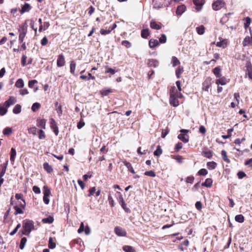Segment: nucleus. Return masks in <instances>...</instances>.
I'll return each mask as SVG.
<instances>
[{"mask_svg":"<svg viewBox=\"0 0 252 252\" xmlns=\"http://www.w3.org/2000/svg\"><path fill=\"white\" fill-rule=\"evenodd\" d=\"M50 124L51 127L53 129L55 135H58L59 134L58 127L57 126L56 121L53 119H51Z\"/></svg>","mask_w":252,"mask_h":252,"instance_id":"9","label":"nucleus"},{"mask_svg":"<svg viewBox=\"0 0 252 252\" xmlns=\"http://www.w3.org/2000/svg\"><path fill=\"white\" fill-rule=\"evenodd\" d=\"M54 221V219L52 217L49 216L48 217L43 218L42 220V221L44 223H52Z\"/></svg>","mask_w":252,"mask_h":252,"instance_id":"27","label":"nucleus"},{"mask_svg":"<svg viewBox=\"0 0 252 252\" xmlns=\"http://www.w3.org/2000/svg\"><path fill=\"white\" fill-rule=\"evenodd\" d=\"M216 83L217 85H224L227 83V80L226 78L223 77L220 79H218L216 80Z\"/></svg>","mask_w":252,"mask_h":252,"instance_id":"18","label":"nucleus"},{"mask_svg":"<svg viewBox=\"0 0 252 252\" xmlns=\"http://www.w3.org/2000/svg\"><path fill=\"white\" fill-rule=\"evenodd\" d=\"M28 131L30 134H32L34 135L36 134V128L35 126L29 128Z\"/></svg>","mask_w":252,"mask_h":252,"instance_id":"54","label":"nucleus"},{"mask_svg":"<svg viewBox=\"0 0 252 252\" xmlns=\"http://www.w3.org/2000/svg\"><path fill=\"white\" fill-rule=\"evenodd\" d=\"M56 246V243L53 242V238L50 237L49 240L48 247L50 249H53Z\"/></svg>","mask_w":252,"mask_h":252,"instance_id":"35","label":"nucleus"},{"mask_svg":"<svg viewBox=\"0 0 252 252\" xmlns=\"http://www.w3.org/2000/svg\"><path fill=\"white\" fill-rule=\"evenodd\" d=\"M21 112V106L20 104H16L13 109V112L15 114H18Z\"/></svg>","mask_w":252,"mask_h":252,"instance_id":"25","label":"nucleus"},{"mask_svg":"<svg viewBox=\"0 0 252 252\" xmlns=\"http://www.w3.org/2000/svg\"><path fill=\"white\" fill-rule=\"evenodd\" d=\"M186 9V7L184 4L178 6L176 10L177 15H181L185 11Z\"/></svg>","mask_w":252,"mask_h":252,"instance_id":"13","label":"nucleus"},{"mask_svg":"<svg viewBox=\"0 0 252 252\" xmlns=\"http://www.w3.org/2000/svg\"><path fill=\"white\" fill-rule=\"evenodd\" d=\"M149 35V29H144L141 31V36L144 38H147Z\"/></svg>","mask_w":252,"mask_h":252,"instance_id":"37","label":"nucleus"},{"mask_svg":"<svg viewBox=\"0 0 252 252\" xmlns=\"http://www.w3.org/2000/svg\"><path fill=\"white\" fill-rule=\"evenodd\" d=\"M172 63L173 65V66H175L178 64L180 63V62L179 60L175 56L172 57Z\"/></svg>","mask_w":252,"mask_h":252,"instance_id":"44","label":"nucleus"},{"mask_svg":"<svg viewBox=\"0 0 252 252\" xmlns=\"http://www.w3.org/2000/svg\"><path fill=\"white\" fill-rule=\"evenodd\" d=\"M224 2L222 0H218L212 4V8L214 10H219L224 5Z\"/></svg>","mask_w":252,"mask_h":252,"instance_id":"3","label":"nucleus"},{"mask_svg":"<svg viewBox=\"0 0 252 252\" xmlns=\"http://www.w3.org/2000/svg\"><path fill=\"white\" fill-rule=\"evenodd\" d=\"M170 103L174 107L178 106L179 104V101L176 98L175 95L170 90V97L169 99Z\"/></svg>","mask_w":252,"mask_h":252,"instance_id":"4","label":"nucleus"},{"mask_svg":"<svg viewBox=\"0 0 252 252\" xmlns=\"http://www.w3.org/2000/svg\"><path fill=\"white\" fill-rule=\"evenodd\" d=\"M12 129L10 127H6L4 129L3 131V133L4 135H8L11 133Z\"/></svg>","mask_w":252,"mask_h":252,"instance_id":"51","label":"nucleus"},{"mask_svg":"<svg viewBox=\"0 0 252 252\" xmlns=\"http://www.w3.org/2000/svg\"><path fill=\"white\" fill-rule=\"evenodd\" d=\"M38 134L39 139H44L46 138V135L43 130L40 129L38 132Z\"/></svg>","mask_w":252,"mask_h":252,"instance_id":"42","label":"nucleus"},{"mask_svg":"<svg viewBox=\"0 0 252 252\" xmlns=\"http://www.w3.org/2000/svg\"><path fill=\"white\" fill-rule=\"evenodd\" d=\"M144 175L146 176H148L152 177H154L156 176V173L153 171H146L144 173Z\"/></svg>","mask_w":252,"mask_h":252,"instance_id":"55","label":"nucleus"},{"mask_svg":"<svg viewBox=\"0 0 252 252\" xmlns=\"http://www.w3.org/2000/svg\"><path fill=\"white\" fill-rule=\"evenodd\" d=\"M43 167L44 169L49 173H50L53 171L52 167L47 162L44 163Z\"/></svg>","mask_w":252,"mask_h":252,"instance_id":"26","label":"nucleus"},{"mask_svg":"<svg viewBox=\"0 0 252 252\" xmlns=\"http://www.w3.org/2000/svg\"><path fill=\"white\" fill-rule=\"evenodd\" d=\"M122 45L126 48H129L131 46L130 42L127 40H124L122 42Z\"/></svg>","mask_w":252,"mask_h":252,"instance_id":"49","label":"nucleus"},{"mask_svg":"<svg viewBox=\"0 0 252 252\" xmlns=\"http://www.w3.org/2000/svg\"><path fill=\"white\" fill-rule=\"evenodd\" d=\"M31 5L29 3H25L22 7V8L20 10V13L22 14L25 12H28L31 10Z\"/></svg>","mask_w":252,"mask_h":252,"instance_id":"11","label":"nucleus"},{"mask_svg":"<svg viewBox=\"0 0 252 252\" xmlns=\"http://www.w3.org/2000/svg\"><path fill=\"white\" fill-rule=\"evenodd\" d=\"M159 41L161 43H164L166 41V36L165 34H161L160 37L159 38Z\"/></svg>","mask_w":252,"mask_h":252,"instance_id":"57","label":"nucleus"},{"mask_svg":"<svg viewBox=\"0 0 252 252\" xmlns=\"http://www.w3.org/2000/svg\"><path fill=\"white\" fill-rule=\"evenodd\" d=\"M37 83V81L36 80H32L29 81L28 86L30 88H33L34 84Z\"/></svg>","mask_w":252,"mask_h":252,"instance_id":"50","label":"nucleus"},{"mask_svg":"<svg viewBox=\"0 0 252 252\" xmlns=\"http://www.w3.org/2000/svg\"><path fill=\"white\" fill-rule=\"evenodd\" d=\"M194 180L193 176H189L186 178V182L188 183L192 184Z\"/></svg>","mask_w":252,"mask_h":252,"instance_id":"63","label":"nucleus"},{"mask_svg":"<svg viewBox=\"0 0 252 252\" xmlns=\"http://www.w3.org/2000/svg\"><path fill=\"white\" fill-rule=\"evenodd\" d=\"M111 32V30H110V29H109L108 30L101 29L100 31V32L102 35H106V34H108L110 33Z\"/></svg>","mask_w":252,"mask_h":252,"instance_id":"60","label":"nucleus"},{"mask_svg":"<svg viewBox=\"0 0 252 252\" xmlns=\"http://www.w3.org/2000/svg\"><path fill=\"white\" fill-rule=\"evenodd\" d=\"M148 63L150 66H154V67L158 66V61L155 59L149 60Z\"/></svg>","mask_w":252,"mask_h":252,"instance_id":"20","label":"nucleus"},{"mask_svg":"<svg viewBox=\"0 0 252 252\" xmlns=\"http://www.w3.org/2000/svg\"><path fill=\"white\" fill-rule=\"evenodd\" d=\"M213 181L211 178H207L206 179L205 182L202 184V186H205L207 188H210L212 185Z\"/></svg>","mask_w":252,"mask_h":252,"instance_id":"17","label":"nucleus"},{"mask_svg":"<svg viewBox=\"0 0 252 252\" xmlns=\"http://www.w3.org/2000/svg\"><path fill=\"white\" fill-rule=\"evenodd\" d=\"M150 27L155 30H159L161 29V26L158 25L155 21L152 20L150 23Z\"/></svg>","mask_w":252,"mask_h":252,"instance_id":"23","label":"nucleus"},{"mask_svg":"<svg viewBox=\"0 0 252 252\" xmlns=\"http://www.w3.org/2000/svg\"><path fill=\"white\" fill-rule=\"evenodd\" d=\"M36 125L38 127L45 129L46 121L45 119H37Z\"/></svg>","mask_w":252,"mask_h":252,"instance_id":"12","label":"nucleus"},{"mask_svg":"<svg viewBox=\"0 0 252 252\" xmlns=\"http://www.w3.org/2000/svg\"><path fill=\"white\" fill-rule=\"evenodd\" d=\"M85 125V123L83 120H81L79 121V122L77 124V128L78 129H81L82 127H83Z\"/></svg>","mask_w":252,"mask_h":252,"instance_id":"64","label":"nucleus"},{"mask_svg":"<svg viewBox=\"0 0 252 252\" xmlns=\"http://www.w3.org/2000/svg\"><path fill=\"white\" fill-rule=\"evenodd\" d=\"M33 227V222L32 220H24L23 222V234L29 235Z\"/></svg>","mask_w":252,"mask_h":252,"instance_id":"1","label":"nucleus"},{"mask_svg":"<svg viewBox=\"0 0 252 252\" xmlns=\"http://www.w3.org/2000/svg\"><path fill=\"white\" fill-rule=\"evenodd\" d=\"M183 71V67L182 66H179L176 70V75L178 78H180L181 74Z\"/></svg>","mask_w":252,"mask_h":252,"instance_id":"38","label":"nucleus"},{"mask_svg":"<svg viewBox=\"0 0 252 252\" xmlns=\"http://www.w3.org/2000/svg\"><path fill=\"white\" fill-rule=\"evenodd\" d=\"M43 193H44V196H49L50 195V194L51 193V191H50V189L48 187H47V186L44 187Z\"/></svg>","mask_w":252,"mask_h":252,"instance_id":"43","label":"nucleus"},{"mask_svg":"<svg viewBox=\"0 0 252 252\" xmlns=\"http://www.w3.org/2000/svg\"><path fill=\"white\" fill-rule=\"evenodd\" d=\"M16 156V151L14 148H12L11 149L10 158V160L12 164L14 163L15 158Z\"/></svg>","mask_w":252,"mask_h":252,"instance_id":"16","label":"nucleus"},{"mask_svg":"<svg viewBox=\"0 0 252 252\" xmlns=\"http://www.w3.org/2000/svg\"><path fill=\"white\" fill-rule=\"evenodd\" d=\"M20 94L22 95H24L26 94H29V92L27 89H21L19 91Z\"/></svg>","mask_w":252,"mask_h":252,"instance_id":"61","label":"nucleus"},{"mask_svg":"<svg viewBox=\"0 0 252 252\" xmlns=\"http://www.w3.org/2000/svg\"><path fill=\"white\" fill-rule=\"evenodd\" d=\"M121 200V204L122 207L123 208V209L126 212H129L130 211V210L128 208L126 207V205L125 203L124 199L122 196L120 197Z\"/></svg>","mask_w":252,"mask_h":252,"instance_id":"24","label":"nucleus"},{"mask_svg":"<svg viewBox=\"0 0 252 252\" xmlns=\"http://www.w3.org/2000/svg\"><path fill=\"white\" fill-rule=\"evenodd\" d=\"M111 92L112 91L111 89L104 90L101 91V94L102 95L106 96Z\"/></svg>","mask_w":252,"mask_h":252,"instance_id":"58","label":"nucleus"},{"mask_svg":"<svg viewBox=\"0 0 252 252\" xmlns=\"http://www.w3.org/2000/svg\"><path fill=\"white\" fill-rule=\"evenodd\" d=\"M65 58L63 54H62L59 55L57 61V65L58 67H61L65 65Z\"/></svg>","mask_w":252,"mask_h":252,"instance_id":"7","label":"nucleus"},{"mask_svg":"<svg viewBox=\"0 0 252 252\" xmlns=\"http://www.w3.org/2000/svg\"><path fill=\"white\" fill-rule=\"evenodd\" d=\"M178 138L184 143H187L189 141V137L186 134H180L178 136Z\"/></svg>","mask_w":252,"mask_h":252,"instance_id":"15","label":"nucleus"},{"mask_svg":"<svg viewBox=\"0 0 252 252\" xmlns=\"http://www.w3.org/2000/svg\"><path fill=\"white\" fill-rule=\"evenodd\" d=\"M251 22V19L249 17H246L245 19V23H244V27L245 29H247L249 26Z\"/></svg>","mask_w":252,"mask_h":252,"instance_id":"48","label":"nucleus"},{"mask_svg":"<svg viewBox=\"0 0 252 252\" xmlns=\"http://www.w3.org/2000/svg\"><path fill=\"white\" fill-rule=\"evenodd\" d=\"M203 154L205 157H206L208 158H211L212 157V153L209 150L203 151Z\"/></svg>","mask_w":252,"mask_h":252,"instance_id":"45","label":"nucleus"},{"mask_svg":"<svg viewBox=\"0 0 252 252\" xmlns=\"http://www.w3.org/2000/svg\"><path fill=\"white\" fill-rule=\"evenodd\" d=\"M18 31L19 32V40L22 43L23 42L27 32V23L25 22L24 24L20 25Z\"/></svg>","mask_w":252,"mask_h":252,"instance_id":"2","label":"nucleus"},{"mask_svg":"<svg viewBox=\"0 0 252 252\" xmlns=\"http://www.w3.org/2000/svg\"><path fill=\"white\" fill-rule=\"evenodd\" d=\"M17 101L16 98L13 96L9 97L8 99L5 101L3 105L6 107H9L10 106L14 105Z\"/></svg>","mask_w":252,"mask_h":252,"instance_id":"6","label":"nucleus"},{"mask_svg":"<svg viewBox=\"0 0 252 252\" xmlns=\"http://www.w3.org/2000/svg\"><path fill=\"white\" fill-rule=\"evenodd\" d=\"M123 250L125 252H135L134 249L130 246H124Z\"/></svg>","mask_w":252,"mask_h":252,"instance_id":"28","label":"nucleus"},{"mask_svg":"<svg viewBox=\"0 0 252 252\" xmlns=\"http://www.w3.org/2000/svg\"><path fill=\"white\" fill-rule=\"evenodd\" d=\"M40 107V104L39 103L35 102L34 103L32 106V110L33 112H36Z\"/></svg>","mask_w":252,"mask_h":252,"instance_id":"41","label":"nucleus"},{"mask_svg":"<svg viewBox=\"0 0 252 252\" xmlns=\"http://www.w3.org/2000/svg\"><path fill=\"white\" fill-rule=\"evenodd\" d=\"M154 5L153 7L155 9H159L162 7V4L158 0H154L153 1Z\"/></svg>","mask_w":252,"mask_h":252,"instance_id":"31","label":"nucleus"},{"mask_svg":"<svg viewBox=\"0 0 252 252\" xmlns=\"http://www.w3.org/2000/svg\"><path fill=\"white\" fill-rule=\"evenodd\" d=\"M15 86L18 88H22L24 86V81L22 79H18L15 83Z\"/></svg>","mask_w":252,"mask_h":252,"instance_id":"22","label":"nucleus"},{"mask_svg":"<svg viewBox=\"0 0 252 252\" xmlns=\"http://www.w3.org/2000/svg\"><path fill=\"white\" fill-rule=\"evenodd\" d=\"M221 156H222V158L223 159L224 161H225V162H226L227 163H229L230 162V160L228 158L227 155H226V152L224 150H222L221 151Z\"/></svg>","mask_w":252,"mask_h":252,"instance_id":"36","label":"nucleus"},{"mask_svg":"<svg viewBox=\"0 0 252 252\" xmlns=\"http://www.w3.org/2000/svg\"><path fill=\"white\" fill-rule=\"evenodd\" d=\"M14 209L15 210V212L14 213L15 215L18 214H22L24 213L23 210L17 206H15L14 207Z\"/></svg>","mask_w":252,"mask_h":252,"instance_id":"47","label":"nucleus"},{"mask_svg":"<svg viewBox=\"0 0 252 252\" xmlns=\"http://www.w3.org/2000/svg\"><path fill=\"white\" fill-rule=\"evenodd\" d=\"M162 153V150L159 145H158L157 147V149L154 153V155L155 156L159 157Z\"/></svg>","mask_w":252,"mask_h":252,"instance_id":"30","label":"nucleus"},{"mask_svg":"<svg viewBox=\"0 0 252 252\" xmlns=\"http://www.w3.org/2000/svg\"><path fill=\"white\" fill-rule=\"evenodd\" d=\"M211 78L207 77L205 79V81L202 84V89L205 91H208V89L211 86Z\"/></svg>","mask_w":252,"mask_h":252,"instance_id":"8","label":"nucleus"},{"mask_svg":"<svg viewBox=\"0 0 252 252\" xmlns=\"http://www.w3.org/2000/svg\"><path fill=\"white\" fill-rule=\"evenodd\" d=\"M196 30L197 33L200 35L204 34L205 32V27L203 25L197 27L196 28Z\"/></svg>","mask_w":252,"mask_h":252,"instance_id":"33","label":"nucleus"},{"mask_svg":"<svg viewBox=\"0 0 252 252\" xmlns=\"http://www.w3.org/2000/svg\"><path fill=\"white\" fill-rule=\"evenodd\" d=\"M114 231L116 234L118 236L124 237L126 236V230L119 226L115 227L114 229Z\"/></svg>","mask_w":252,"mask_h":252,"instance_id":"5","label":"nucleus"},{"mask_svg":"<svg viewBox=\"0 0 252 252\" xmlns=\"http://www.w3.org/2000/svg\"><path fill=\"white\" fill-rule=\"evenodd\" d=\"M204 3V0H193V3L196 6V9L197 11H200Z\"/></svg>","mask_w":252,"mask_h":252,"instance_id":"10","label":"nucleus"},{"mask_svg":"<svg viewBox=\"0 0 252 252\" xmlns=\"http://www.w3.org/2000/svg\"><path fill=\"white\" fill-rule=\"evenodd\" d=\"M239 179H241L246 176V174L243 171H239L237 173Z\"/></svg>","mask_w":252,"mask_h":252,"instance_id":"59","label":"nucleus"},{"mask_svg":"<svg viewBox=\"0 0 252 252\" xmlns=\"http://www.w3.org/2000/svg\"><path fill=\"white\" fill-rule=\"evenodd\" d=\"M76 68V63L74 61H72L70 63V72L72 74H74Z\"/></svg>","mask_w":252,"mask_h":252,"instance_id":"21","label":"nucleus"},{"mask_svg":"<svg viewBox=\"0 0 252 252\" xmlns=\"http://www.w3.org/2000/svg\"><path fill=\"white\" fill-rule=\"evenodd\" d=\"M207 173H208L207 170L204 168L201 169L198 172V174L201 176H205L207 174Z\"/></svg>","mask_w":252,"mask_h":252,"instance_id":"53","label":"nucleus"},{"mask_svg":"<svg viewBox=\"0 0 252 252\" xmlns=\"http://www.w3.org/2000/svg\"><path fill=\"white\" fill-rule=\"evenodd\" d=\"M27 241V240L26 237H23L21 239L20 244V248L21 250H23L24 248L25 245L26 244Z\"/></svg>","mask_w":252,"mask_h":252,"instance_id":"39","label":"nucleus"},{"mask_svg":"<svg viewBox=\"0 0 252 252\" xmlns=\"http://www.w3.org/2000/svg\"><path fill=\"white\" fill-rule=\"evenodd\" d=\"M158 41L157 39H151L149 42V45L151 48H154L158 45Z\"/></svg>","mask_w":252,"mask_h":252,"instance_id":"14","label":"nucleus"},{"mask_svg":"<svg viewBox=\"0 0 252 252\" xmlns=\"http://www.w3.org/2000/svg\"><path fill=\"white\" fill-rule=\"evenodd\" d=\"M220 72L221 69L220 67H216L213 69V73L217 78H220L221 76Z\"/></svg>","mask_w":252,"mask_h":252,"instance_id":"19","label":"nucleus"},{"mask_svg":"<svg viewBox=\"0 0 252 252\" xmlns=\"http://www.w3.org/2000/svg\"><path fill=\"white\" fill-rule=\"evenodd\" d=\"M48 42V40L46 36L44 37L41 41V44L42 46H45L47 44Z\"/></svg>","mask_w":252,"mask_h":252,"instance_id":"62","label":"nucleus"},{"mask_svg":"<svg viewBox=\"0 0 252 252\" xmlns=\"http://www.w3.org/2000/svg\"><path fill=\"white\" fill-rule=\"evenodd\" d=\"M207 168L210 170L215 169L217 166V163L214 161L208 162L207 164Z\"/></svg>","mask_w":252,"mask_h":252,"instance_id":"32","label":"nucleus"},{"mask_svg":"<svg viewBox=\"0 0 252 252\" xmlns=\"http://www.w3.org/2000/svg\"><path fill=\"white\" fill-rule=\"evenodd\" d=\"M235 220L237 222L242 223L244 221V217L242 215H237L235 217Z\"/></svg>","mask_w":252,"mask_h":252,"instance_id":"34","label":"nucleus"},{"mask_svg":"<svg viewBox=\"0 0 252 252\" xmlns=\"http://www.w3.org/2000/svg\"><path fill=\"white\" fill-rule=\"evenodd\" d=\"M171 157L173 158H174L175 159H176L178 163H181L183 162V158H182V156H172Z\"/></svg>","mask_w":252,"mask_h":252,"instance_id":"46","label":"nucleus"},{"mask_svg":"<svg viewBox=\"0 0 252 252\" xmlns=\"http://www.w3.org/2000/svg\"><path fill=\"white\" fill-rule=\"evenodd\" d=\"M251 42V39L249 36H246L243 42V45L244 46H248L250 44Z\"/></svg>","mask_w":252,"mask_h":252,"instance_id":"40","label":"nucleus"},{"mask_svg":"<svg viewBox=\"0 0 252 252\" xmlns=\"http://www.w3.org/2000/svg\"><path fill=\"white\" fill-rule=\"evenodd\" d=\"M124 165L127 168L128 170L132 174H135V171H134V169H133L131 164L129 162H128L127 161H125Z\"/></svg>","mask_w":252,"mask_h":252,"instance_id":"29","label":"nucleus"},{"mask_svg":"<svg viewBox=\"0 0 252 252\" xmlns=\"http://www.w3.org/2000/svg\"><path fill=\"white\" fill-rule=\"evenodd\" d=\"M7 110L6 108L4 107V106L0 105V115H4L7 113Z\"/></svg>","mask_w":252,"mask_h":252,"instance_id":"52","label":"nucleus"},{"mask_svg":"<svg viewBox=\"0 0 252 252\" xmlns=\"http://www.w3.org/2000/svg\"><path fill=\"white\" fill-rule=\"evenodd\" d=\"M27 58V56L25 55H23L22 57L21 64L23 66H25L27 64V63H26Z\"/></svg>","mask_w":252,"mask_h":252,"instance_id":"56","label":"nucleus"}]
</instances>
